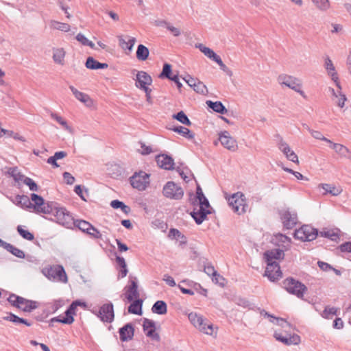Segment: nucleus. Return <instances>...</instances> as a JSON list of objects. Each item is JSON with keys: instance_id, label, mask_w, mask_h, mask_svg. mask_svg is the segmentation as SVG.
<instances>
[{"instance_id": "47", "label": "nucleus", "mask_w": 351, "mask_h": 351, "mask_svg": "<svg viewBox=\"0 0 351 351\" xmlns=\"http://www.w3.org/2000/svg\"><path fill=\"white\" fill-rule=\"evenodd\" d=\"M276 238L282 243L281 247L285 250H289L291 247V240L289 237L282 234H279Z\"/></svg>"}, {"instance_id": "21", "label": "nucleus", "mask_w": 351, "mask_h": 351, "mask_svg": "<svg viewBox=\"0 0 351 351\" xmlns=\"http://www.w3.org/2000/svg\"><path fill=\"white\" fill-rule=\"evenodd\" d=\"M120 339L121 341H128L132 339L134 328L132 324L128 323L119 329Z\"/></svg>"}, {"instance_id": "53", "label": "nucleus", "mask_w": 351, "mask_h": 351, "mask_svg": "<svg viewBox=\"0 0 351 351\" xmlns=\"http://www.w3.org/2000/svg\"><path fill=\"white\" fill-rule=\"evenodd\" d=\"M171 74V65L168 63L164 64L162 71L160 73L159 77L161 79L167 78L169 80L173 76Z\"/></svg>"}, {"instance_id": "22", "label": "nucleus", "mask_w": 351, "mask_h": 351, "mask_svg": "<svg viewBox=\"0 0 351 351\" xmlns=\"http://www.w3.org/2000/svg\"><path fill=\"white\" fill-rule=\"evenodd\" d=\"M324 66L328 72V74L331 76L332 80L335 82L337 88H341V85L340 82H339L337 73L336 72L335 67L329 57L326 58Z\"/></svg>"}, {"instance_id": "27", "label": "nucleus", "mask_w": 351, "mask_h": 351, "mask_svg": "<svg viewBox=\"0 0 351 351\" xmlns=\"http://www.w3.org/2000/svg\"><path fill=\"white\" fill-rule=\"evenodd\" d=\"M330 145V147L338 154L341 158H346L348 156L350 153V149L346 147L345 145L340 143H335L330 141L328 143Z\"/></svg>"}, {"instance_id": "26", "label": "nucleus", "mask_w": 351, "mask_h": 351, "mask_svg": "<svg viewBox=\"0 0 351 351\" xmlns=\"http://www.w3.org/2000/svg\"><path fill=\"white\" fill-rule=\"evenodd\" d=\"M69 88L77 100L85 104L86 106H90L92 104V100L88 95L79 91L73 86H70Z\"/></svg>"}, {"instance_id": "6", "label": "nucleus", "mask_w": 351, "mask_h": 351, "mask_svg": "<svg viewBox=\"0 0 351 351\" xmlns=\"http://www.w3.org/2000/svg\"><path fill=\"white\" fill-rule=\"evenodd\" d=\"M228 204L232 210L238 215L245 213L247 208L245 196L241 192H237L230 196L228 198Z\"/></svg>"}, {"instance_id": "32", "label": "nucleus", "mask_w": 351, "mask_h": 351, "mask_svg": "<svg viewBox=\"0 0 351 351\" xmlns=\"http://www.w3.org/2000/svg\"><path fill=\"white\" fill-rule=\"evenodd\" d=\"M49 26L51 29L59 30L64 32H68L71 29V26L66 23H61L57 21H50Z\"/></svg>"}, {"instance_id": "29", "label": "nucleus", "mask_w": 351, "mask_h": 351, "mask_svg": "<svg viewBox=\"0 0 351 351\" xmlns=\"http://www.w3.org/2000/svg\"><path fill=\"white\" fill-rule=\"evenodd\" d=\"M31 199L34 202V206L32 208L36 213H44V208L42 207L44 204V198L36 193H32Z\"/></svg>"}, {"instance_id": "54", "label": "nucleus", "mask_w": 351, "mask_h": 351, "mask_svg": "<svg viewBox=\"0 0 351 351\" xmlns=\"http://www.w3.org/2000/svg\"><path fill=\"white\" fill-rule=\"evenodd\" d=\"M193 89L197 93L202 94L204 95L208 93V89L206 85L198 80L197 82L193 86Z\"/></svg>"}, {"instance_id": "2", "label": "nucleus", "mask_w": 351, "mask_h": 351, "mask_svg": "<svg viewBox=\"0 0 351 351\" xmlns=\"http://www.w3.org/2000/svg\"><path fill=\"white\" fill-rule=\"evenodd\" d=\"M260 314L265 317L269 318L271 323L278 325L285 329L286 334L284 335L281 332L275 331L274 338L287 346L298 345L300 343V337L297 334H289L288 330L291 328V325L282 318L277 317L269 314L264 309L258 308Z\"/></svg>"}, {"instance_id": "3", "label": "nucleus", "mask_w": 351, "mask_h": 351, "mask_svg": "<svg viewBox=\"0 0 351 351\" xmlns=\"http://www.w3.org/2000/svg\"><path fill=\"white\" fill-rule=\"evenodd\" d=\"M284 289L291 295L296 296L299 299H303L307 292L306 286L295 279L293 277H288L282 281Z\"/></svg>"}, {"instance_id": "15", "label": "nucleus", "mask_w": 351, "mask_h": 351, "mask_svg": "<svg viewBox=\"0 0 351 351\" xmlns=\"http://www.w3.org/2000/svg\"><path fill=\"white\" fill-rule=\"evenodd\" d=\"M143 328L147 337L156 341H159L160 340L159 334L156 332V323L154 321L145 318L143 320Z\"/></svg>"}, {"instance_id": "24", "label": "nucleus", "mask_w": 351, "mask_h": 351, "mask_svg": "<svg viewBox=\"0 0 351 351\" xmlns=\"http://www.w3.org/2000/svg\"><path fill=\"white\" fill-rule=\"evenodd\" d=\"M53 62L58 65L63 66L65 64L66 51L62 47H53L52 49Z\"/></svg>"}, {"instance_id": "8", "label": "nucleus", "mask_w": 351, "mask_h": 351, "mask_svg": "<svg viewBox=\"0 0 351 351\" xmlns=\"http://www.w3.org/2000/svg\"><path fill=\"white\" fill-rule=\"evenodd\" d=\"M317 235V230L309 225H304L294 232V237L302 241H313Z\"/></svg>"}, {"instance_id": "38", "label": "nucleus", "mask_w": 351, "mask_h": 351, "mask_svg": "<svg viewBox=\"0 0 351 351\" xmlns=\"http://www.w3.org/2000/svg\"><path fill=\"white\" fill-rule=\"evenodd\" d=\"M171 130H173V132L178 133L179 134L185 137L187 139H193L195 137L194 133H193L189 129L181 125L175 126L171 128Z\"/></svg>"}, {"instance_id": "51", "label": "nucleus", "mask_w": 351, "mask_h": 351, "mask_svg": "<svg viewBox=\"0 0 351 351\" xmlns=\"http://www.w3.org/2000/svg\"><path fill=\"white\" fill-rule=\"evenodd\" d=\"M64 303L62 300H55L53 302H49L47 304V308L49 313H55L60 307L63 306Z\"/></svg>"}, {"instance_id": "12", "label": "nucleus", "mask_w": 351, "mask_h": 351, "mask_svg": "<svg viewBox=\"0 0 351 351\" xmlns=\"http://www.w3.org/2000/svg\"><path fill=\"white\" fill-rule=\"evenodd\" d=\"M96 315L102 322L111 323L114 318L113 304L111 302L103 304Z\"/></svg>"}, {"instance_id": "18", "label": "nucleus", "mask_w": 351, "mask_h": 351, "mask_svg": "<svg viewBox=\"0 0 351 351\" xmlns=\"http://www.w3.org/2000/svg\"><path fill=\"white\" fill-rule=\"evenodd\" d=\"M130 285L125 287V293L124 295L128 302H132L139 297L136 278L132 279V277H130Z\"/></svg>"}, {"instance_id": "57", "label": "nucleus", "mask_w": 351, "mask_h": 351, "mask_svg": "<svg viewBox=\"0 0 351 351\" xmlns=\"http://www.w3.org/2000/svg\"><path fill=\"white\" fill-rule=\"evenodd\" d=\"M204 271L208 276H212L213 277L217 276L219 277L222 280H224V278L217 272L214 267L210 264L205 265Z\"/></svg>"}, {"instance_id": "44", "label": "nucleus", "mask_w": 351, "mask_h": 351, "mask_svg": "<svg viewBox=\"0 0 351 351\" xmlns=\"http://www.w3.org/2000/svg\"><path fill=\"white\" fill-rule=\"evenodd\" d=\"M142 303L143 301L141 300H136V301L133 302L128 307V312L135 315H141Z\"/></svg>"}, {"instance_id": "60", "label": "nucleus", "mask_w": 351, "mask_h": 351, "mask_svg": "<svg viewBox=\"0 0 351 351\" xmlns=\"http://www.w3.org/2000/svg\"><path fill=\"white\" fill-rule=\"evenodd\" d=\"M23 183L28 186L29 190L32 191H38L37 184L30 178L26 177L25 178H24Z\"/></svg>"}, {"instance_id": "46", "label": "nucleus", "mask_w": 351, "mask_h": 351, "mask_svg": "<svg viewBox=\"0 0 351 351\" xmlns=\"http://www.w3.org/2000/svg\"><path fill=\"white\" fill-rule=\"evenodd\" d=\"M16 230L19 235L24 239H26L27 241H33L34 239V234L29 230H25L23 226L19 225L16 228Z\"/></svg>"}, {"instance_id": "39", "label": "nucleus", "mask_w": 351, "mask_h": 351, "mask_svg": "<svg viewBox=\"0 0 351 351\" xmlns=\"http://www.w3.org/2000/svg\"><path fill=\"white\" fill-rule=\"evenodd\" d=\"M117 38L119 40V46L123 49H128L130 51L132 50L133 47L136 41L134 37L130 38L128 42L125 40L123 36H118Z\"/></svg>"}, {"instance_id": "43", "label": "nucleus", "mask_w": 351, "mask_h": 351, "mask_svg": "<svg viewBox=\"0 0 351 351\" xmlns=\"http://www.w3.org/2000/svg\"><path fill=\"white\" fill-rule=\"evenodd\" d=\"M189 319L194 327H200V324L202 322H204V318L202 315L197 314V313H190L188 315Z\"/></svg>"}, {"instance_id": "50", "label": "nucleus", "mask_w": 351, "mask_h": 351, "mask_svg": "<svg viewBox=\"0 0 351 351\" xmlns=\"http://www.w3.org/2000/svg\"><path fill=\"white\" fill-rule=\"evenodd\" d=\"M9 173L13 178L15 182L19 183V182H23L25 176L19 171L16 167L12 168L10 169Z\"/></svg>"}, {"instance_id": "63", "label": "nucleus", "mask_w": 351, "mask_h": 351, "mask_svg": "<svg viewBox=\"0 0 351 351\" xmlns=\"http://www.w3.org/2000/svg\"><path fill=\"white\" fill-rule=\"evenodd\" d=\"M86 234L94 239H101L102 237L101 233L93 226L90 229V231H88Z\"/></svg>"}, {"instance_id": "30", "label": "nucleus", "mask_w": 351, "mask_h": 351, "mask_svg": "<svg viewBox=\"0 0 351 351\" xmlns=\"http://www.w3.org/2000/svg\"><path fill=\"white\" fill-rule=\"evenodd\" d=\"M86 67L91 70L103 69L108 68L106 63H101L95 60L93 57H88L86 61Z\"/></svg>"}, {"instance_id": "14", "label": "nucleus", "mask_w": 351, "mask_h": 351, "mask_svg": "<svg viewBox=\"0 0 351 351\" xmlns=\"http://www.w3.org/2000/svg\"><path fill=\"white\" fill-rule=\"evenodd\" d=\"M219 140L221 145L231 152H235L237 148V142L228 131H223L219 134Z\"/></svg>"}, {"instance_id": "4", "label": "nucleus", "mask_w": 351, "mask_h": 351, "mask_svg": "<svg viewBox=\"0 0 351 351\" xmlns=\"http://www.w3.org/2000/svg\"><path fill=\"white\" fill-rule=\"evenodd\" d=\"M277 81L281 86H285L299 93L303 98L306 99V95L302 90V84L298 78L286 74L280 75Z\"/></svg>"}, {"instance_id": "1", "label": "nucleus", "mask_w": 351, "mask_h": 351, "mask_svg": "<svg viewBox=\"0 0 351 351\" xmlns=\"http://www.w3.org/2000/svg\"><path fill=\"white\" fill-rule=\"evenodd\" d=\"M45 206V215H50V219L66 228H77L83 232L87 233L93 226L85 220H75L71 214L64 207L55 202H48Z\"/></svg>"}, {"instance_id": "31", "label": "nucleus", "mask_w": 351, "mask_h": 351, "mask_svg": "<svg viewBox=\"0 0 351 351\" xmlns=\"http://www.w3.org/2000/svg\"><path fill=\"white\" fill-rule=\"evenodd\" d=\"M200 332L208 335H217V330L215 331L213 328V324L206 322V319H204V322H202L200 324V327H197Z\"/></svg>"}, {"instance_id": "34", "label": "nucleus", "mask_w": 351, "mask_h": 351, "mask_svg": "<svg viewBox=\"0 0 351 351\" xmlns=\"http://www.w3.org/2000/svg\"><path fill=\"white\" fill-rule=\"evenodd\" d=\"M3 319L13 322L15 324H23L27 326H31L32 323L29 322L27 319L19 317L12 313H9L8 315L3 317Z\"/></svg>"}, {"instance_id": "19", "label": "nucleus", "mask_w": 351, "mask_h": 351, "mask_svg": "<svg viewBox=\"0 0 351 351\" xmlns=\"http://www.w3.org/2000/svg\"><path fill=\"white\" fill-rule=\"evenodd\" d=\"M208 208L202 206L194 208L193 210L191 213V215L197 224H201L206 219L207 215L210 213Z\"/></svg>"}, {"instance_id": "23", "label": "nucleus", "mask_w": 351, "mask_h": 351, "mask_svg": "<svg viewBox=\"0 0 351 351\" xmlns=\"http://www.w3.org/2000/svg\"><path fill=\"white\" fill-rule=\"evenodd\" d=\"M285 250L283 248L267 250L264 253V257L266 261L276 262V260L284 258Z\"/></svg>"}, {"instance_id": "28", "label": "nucleus", "mask_w": 351, "mask_h": 351, "mask_svg": "<svg viewBox=\"0 0 351 351\" xmlns=\"http://www.w3.org/2000/svg\"><path fill=\"white\" fill-rule=\"evenodd\" d=\"M39 303L36 301L27 300L23 298V301L20 303V308L23 312L30 313L38 307Z\"/></svg>"}, {"instance_id": "42", "label": "nucleus", "mask_w": 351, "mask_h": 351, "mask_svg": "<svg viewBox=\"0 0 351 351\" xmlns=\"http://www.w3.org/2000/svg\"><path fill=\"white\" fill-rule=\"evenodd\" d=\"M149 51L147 47L143 45H139L136 50V58L141 61H145L147 59Z\"/></svg>"}, {"instance_id": "35", "label": "nucleus", "mask_w": 351, "mask_h": 351, "mask_svg": "<svg viewBox=\"0 0 351 351\" xmlns=\"http://www.w3.org/2000/svg\"><path fill=\"white\" fill-rule=\"evenodd\" d=\"M152 311L158 315H165L167 312V305L165 301L158 300L152 306Z\"/></svg>"}, {"instance_id": "45", "label": "nucleus", "mask_w": 351, "mask_h": 351, "mask_svg": "<svg viewBox=\"0 0 351 351\" xmlns=\"http://www.w3.org/2000/svg\"><path fill=\"white\" fill-rule=\"evenodd\" d=\"M7 300L12 306L20 308V303L23 301V297L14 293H10Z\"/></svg>"}, {"instance_id": "58", "label": "nucleus", "mask_w": 351, "mask_h": 351, "mask_svg": "<svg viewBox=\"0 0 351 351\" xmlns=\"http://www.w3.org/2000/svg\"><path fill=\"white\" fill-rule=\"evenodd\" d=\"M51 117L53 119L59 123L65 130L71 131V128L69 126L66 121L63 118L57 114L51 113Z\"/></svg>"}, {"instance_id": "52", "label": "nucleus", "mask_w": 351, "mask_h": 351, "mask_svg": "<svg viewBox=\"0 0 351 351\" xmlns=\"http://www.w3.org/2000/svg\"><path fill=\"white\" fill-rule=\"evenodd\" d=\"M76 40L84 46H88L92 49L95 48V44L89 40L83 34L79 33L75 37Z\"/></svg>"}, {"instance_id": "55", "label": "nucleus", "mask_w": 351, "mask_h": 351, "mask_svg": "<svg viewBox=\"0 0 351 351\" xmlns=\"http://www.w3.org/2000/svg\"><path fill=\"white\" fill-rule=\"evenodd\" d=\"M337 308L335 307L326 306L322 315L325 319H331L333 315H336Z\"/></svg>"}, {"instance_id": "7", "label": "nucleus", "mask_w": 351, "mask_h": 351, "mask_svg": "<svg viewBox=\"0 0 351 351\" xmlns=\"http://www.w3.org/2000/svg\"><path fill=\"white\" fill-rule=\"evenodd\" d=\"M162 194L166 198L180 200L182 199L184 192L180 185L173 181H169L163 186Z\"/></svg>"}, {"instance_id": "5", "label": "nucleus", "mask_w": 351, "mask_h": 351, "mask_svg": "<svg viewBox=\"0 0 351 351\" xmlns=\"http://www.w3.org/2000/svg\"><path fill=\"white\" fill-rule=\"evenodd\" d=\"M45 277L53 282L66 284L68 277L63 266L60 265H50L47 268Z\"/></svg>"}, {"instance_id": "40", "label": "nucleus", "mask_w": 351, "mask_h": 351, "mask_svg": "<svg viewBox=\"0 0 351 351\" xmlns=\"http://www.w3.org/2000/svg\"><path fill=\"white\" fill-rule=\"evenodd\" d=\"M315 7L319 11L326 12L330 8L329 0H311Z\"/></svg>"}, {"instance_id": "20", "label": "nucleus", "mask_w": 351, "mask_h": 351, "mask_svg": "<svg viewBox=\"0 0 351 351\" xmlns=\"http://www.w3.org/2000/svg\"><path fill=\"white\" fill-rule=\"evenodd\" d=\"M156 160L160 168L165 170L173 169L174 161L171 156L167 154L158 155L156 157Z\"/></svg>"}, {"instance_id": "33", "label": "nucleus", "mask_w": 351, "mask_h": 351, "mask_svg": "<svg viewBox=\"0 0 351 351\" xmlns=\"http://www.w3.org/2000/svg\"><path fill=\"white\" fill-rule=\"evenodd\" d=\"M15 202L16 205L20 206L22 208H32L34 206L28 196L25 195H17L15 197Z\"/></svg>"}, {"instance_id": "17", "label": "nucleus", "mask_w": 351, "mask_h": 351, "mask_svg": "<svg viewBox=\"0 0 351 351\" xmlns=\"http://www.w3.org/2000/svg\"><path fill=\"white\" fill-rule=\"evenodd\" d=\"M278 147L285 155L287 160L297 164L299 163L297 154L291 149L289 145L281 137L278 143Z\"/></svg>"}, {"instance_id": "16", "label": "nucleus", "mask_w": 351, "mask_h": 351, "mask_svg": "<svg viewBox=\"0 0 351 351\" xmlns=\"http://www.w3.org/2000/svg\"><path fill=\"white\" fill-rule=\"evenodd\" d=\"M135 86L136 88L143 90L147 88L152 84V77L145 71H137L135 78Z\"/></svg>"}, {"instance_id": "10", "label": "nucleus", "mask_w": 351, "mask_h": 351, "mask_svg": "<svg viewBox=\"0 0 351 351\" xmlns=\"http://www.w3.org/2000/svg\"><path fill=\"white\" fill-rule=\"evenodd\" d=\"M130 183L132 187L139 191H143L149 183V176L144 172L135 173L130 178Z\"/></svg>"}, {"instance_id": "37", "label": "nucleus", "mask_w": 351, "mask_h": 351, "mask_svg": "<svg viewBox=\"0 0 351 351\" xmlns=\"http://www.w3.org/2000/svg\"><path fill=\"white\" fill-rule=\"evenodd\" d=\"M196 48H198L201 52H202L208 58L212 59L215 62V60H217L219 56H218L213 50L204 46L203 44H197L195 45Z\"/></svg>"}, {"instance_id": "56", "label": "nucleus", "mask_w": 351, "mask_h": 351, "mask_svg": "<svg viewBox=\"0 0 351 351\" xmlns=\"http://www.w3.org/2000/svg\"><path fill=\"white\" fill-rule=\"evenodd\" d=\"M189 200L191 202V204H193L194 206L195 205V202H197V206H206V208H210L209 202L205 196L200 197L198 199H194L190 198Z\"/></svg>"}, {"instance_id": "49", "label": "nucleus", "mask_w": 351, "mask_h": 351, "mask_svg": "<svg viewBox=\"0 0 351 351\" xmlns=\"http://www.w3.org/2000/svg\"><path fill=\"white\" fill-rule=\"evenodd\" d=\"M234 301L237 305L244 308L252 309L253 308V304L246 298L237 297L234 298Z\"/></svg>"}, {"instance_id": "13", "label": "nucleus", "mask_w": 351, "mask_h": 351, "mask_svg": "<svg viewBox=\"0 0 351 351\" xmlns=\"http://www.w3.org/2000/svg\"><path fill=\"white\" fill-rule=\"evenodd\" d=\"M267 266L265 272V276H267L269 280L274 282L282 278V273L280 270L279 264L276 262L266 261Z\"/></svg>"}, {"instance_id": "41", "label": "nucleus", "mask_w": 351, "mask_h": 351, "mask_svg": "<svg viewBox=\"0 0 351 351\" xmlns=\"http://www.w3.org/2000/svg\"><path fill=\"white\" fill-rule=\"evenodd\" d=\"M3 248L18 258H25L24 252L23 250L16 247L15 246H14L13 245L10 244V243H4Z\"/></svg>"}, {"instance_id": "59", "label": "nucleus", "mask_w": 351, "mask_h": 351, "mask_svg": "<svg viewBox=\"0 0 351 351\" xmlns=\"http://www.w3.org/2000/svg\"><path fill=\"white\" fill-rule=\"evenodd\" d=\"M308 130L309 131V132L311 133V134L312 135V136L313 138L318 139V140L324 141L328 143L329 142H330V140L324 137L319 131L313 130L310 128H308Z\"/></svg>"}, {"instance_id": "25", "label": "nucleus", "mask_w": 351, "mask_h": 351, "mask_svg": "<svg viewBox=\"0 0 351 351\" xmlns=\"http://www.w3.org/2000/svg\"><path fill=\"white\" fill-rule=\"evenodd\" d=\"M319 188H322L324 190V195H326L328 193L332 195V196H338L340 195L343 189L340 186H335V185L330 184H326V183H322L319 184L318 186Z\"/></svg>"}, {"instance_id": "36", "label": "nucleus", "mask_w": 351, "mask_h": 351, "mask_svg": "<svg viewBox=\"0 0 351 351\" xmlns=\"http://www.w3.org/2000/svg\"><path fill=\"white\" fill-rule=\"evenodd\" d=\"M206 104L210 108L217 113L223 114L228 112V110L221 101H212L208 100L206 101Z\"/></svg>"}, {"instance_id": "62", "label": "nucleus", "mask_w": 351, "mask_h": 351, "mask_svg": "<svg viewBox=\"0 0 351 351\" xmlns=\"http://www.w3.org/2000/svg\"><path fill=\"white\" fill-rule=\"evenodd\" d=\"M338 89H339L338 93H339V97H337V104L339 108H342L345 106V102L347 100V97H346V95L342 93V92L341 90V88H338Z\"/></svg>"}, {"instance_id": "61", "label": "nucleus", "mask_w": 351, "mask_h": 351, "mask_svg": "<svg viewBox=\"0 0 351 351\" xmlns=\"http://www.w3.org/2000/svg\"><path fill=\"white\" fill-rule=\"evenodd\" d=\"M215 62L218 64L220 69L224 71L228 76L231 77L232 75V71L227 67V66L223 62L220 56L217 60H215Z\"/></svg>"}, {"instance_id": "9", "label": "nucleus", "mask_w": 351, "mask_h": 351, "mask_svg": "<svg viewBox=\"0 0 351 351\" xmlns=\"http://www.w3.org/2000/svg\"><path fill=\"white\" fill-rule=\"evenodd\" d=\"M280 219L284 227L287 229H292L298 222V215L295 212H292L289 209L282 210L279 212Z\"/></svg>"}, {"instance_id": "11", "label": "nucleus", "mask_w": 351, "mask_h": 351, "mask_svg": "<svg viewBox=\"0 0 351 351\" xmlns=\"http://www.w3.org/2000/svg\"><path fill=\"white\" fill-rule=\"evenodd\" d=\"M76 302H72L69 308L65 311V317L60 318V317H53L50 320V326H53V322H60L64 324H71L74 322V315H75Z\"/></svg>"}, {"instance_id": "48", "label": "nucleus", "mask_w": 351, "mask_h": 351, "mask_svg": "<svg viewBox=\"0 0 351 351\" xmlns=\"http://www.w3.org/2000/svg\"><path fill=\"white\" fill-rule=\"evenodd\" d=\"M173 117L182 124H184L188 126L191 125V121L183 111H180L177 114H173Z\"/></svg>"}, {"instance_id": "64", "label": "nucleus", "mask_w": 351, "mask_h": 351, "mask_svg": "<svg viewBox=\"0 0 351 351\" xmlns=\"http://www.w3.org/2000/svg\"><path fill=\"white\" fill-rule=\"evenodd\" d=\"M341 252L351 253V241L341 243L338 247Z\"/></svg>"}]
</instances>
